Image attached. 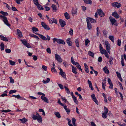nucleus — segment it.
<instances>
[{
    "label": "nucleus",
    "mask_w": 126,
    "mask_h": 126,
    "mask_svg": "<svg viewBox=\"0 0 126 126\" xmlns=\"http://www.w3.org/2000/svg\"><path fill=\"white\" fill-rule=\"evenodd\" d=\"M51 7L52 8V10L53 12H55L57 10V7L56 5L54 4H53L51 6Z\"/></svg>",
    "instance_id": "nucleus-22"
},
{
    "label": "nucleus",
    "mask_w": 126,
    "mask_h": 126,
    "mask_svg": "<svg viewBox=\"0 0 126 126\" xmlns=\"http://www.w3.org/2000/svg\"><path fill=\"white\" fill-rule=\"evenodd\" d=\"M0 38L1 40L7 42L8 41V40L7 38L4 36L2 35H0Z\"/></svg>",
    "instance_id": "nucleus-15"
},
{
    "label": "nucleus",
    "mask_w": 126,
    "mask_h": 126,
    "mask_svg": "<svg viewBox=\"0 0 126 126\" xmlns=\"http://www.w3.org/2000/svg\"><path fill=\"white\" fill-rule=\"evenodd\" d=\"M105 44L106 46V48L108 52L110 54V44L107 41H105Z\"/></svg>",
    "instance_id": "nucleus-6"
},
{
    "label": "nucleus",
    "mask_w": 126,
    "mask_h": 126,
    "mask_svg": "<svg viewBox=\"0 0 126 126\" xmlns=\"http://www.w3.org/2000/svg\"><path fill=\"white\" fill-rule=\"evenodd\" d=\"M36 6H37V7L39 10H42L44 9L43 7L39 4H38Z\"/></svg>",
    "instance_id": "nucleus-23"
},
{
    "label": "nucleus",
    "mask_w": 126,
    "mask_h": 126,
    "mask_svg": "<svg viewBox=\"0 0 126 126\" xmlns=\"http://www.w3.org/2000/svg\"><path fill=\"white\" fill-rule=\"evenodd\" d=\"M76 67L78 69H79V70L82 71V70L81 68V66H80L78 62L76 63Z\"/></svg>",
    "instance_id": "nucleus-27"
},
{
    "label": "nucleus",
    "mask_w": 126,
    "mask_h": 126,
    "mask_svg": "<svg viewBox=\"0 0 126 126\" xmlns=\"http://www.w3.org/2000/svg\"><path fill=\"white\" fill-rule=\"evenodd\" d=\"M33 1L34 4L36 5L38 4H39V3L38 0H33Z\"/></svg>",
    "instance_id": "nucleus-48"
},
{
    "label": "nucleus",
    "mask_w": 126,
    "mask_h": 126,
    "mask_svg": "<svg viewBox=\"0 0 126 126\" xmlns=\"http://www.w3.org/2000/svg\"><path fill=\"white\" fill-rule=\"evenodd\" d=\"M84 3L87 4L91 5L92 2L91 0H83Z\"/></svg>",
    "instance_id": "nucleus-17"
},
{
    "label": "nucleus",
    "mask_w": 126,
    "mask_h": 126,
    "mask_svg": "<svg viewBox=\"0 0 126 126\" xmlns=\"http://www.w3.org/2000/svg\"><path fill=\"white\" fill-rule=\"evenodd\" d=\"M39 36L44 40L46 41L47 40V38L45 36L42 34H39Z\"/></svg>",
    "instance_id": "nucleus-21"
},
{
    "label": "nucleus",
    "mask_w": 126,
    "mask_h": 126,
    "mask_svg": "<svg viewBox=\"0 0 126 126\" xmlns=\"http://www.w3.org/2000/svg\"><path fill=\"white\" fill-rule=\"evenodd\" d=\"M112 15L116 18H118L119 17V16L116 12L112 13Z\"/></svg>",
    "instance_id": "nucleus-14"
},
{
    "label": "nucleus",
    "mask_w": 126,
    "mask_h": 126,
    "mask_svg": "<svg viewBox=\"0 0 126 126\" xmlns=\"http://www.w3.org/2000/svg\"><path fill=\"white\" fill-rule=\"evenodd\" d=\"M55 59L58 62L60 63H61L62 62L63 60L60 56L57 54H56L55 55Z\"/></svg>",
    "instance_id": "nucleus-8"
},
{
    "label": "nucleus",
    "mask_w": 126,
    "mask_h": 126,
    "mask_svg": "<svg viewBox=\"0 0 126 126\" xmlns=\"http://www.w3.org/2000/svg\"><path fill=\"white\" fill-rule=\"evenodd\" d=\"M54 114L58 118H60L61 117V115L59 112H54Z\"/></svg>",
    "instance_id": "nucleus-30"
},
{
    "label": "nucleus",
    "mask_w": 126,
    "mask_h": 126,
    "mask_svg": "<svg viewBox=\"0 0 126 126\" xmlns=\"http://www.w3.org/2000/svg\"><path fill=\"white\" fill-rule=\"evenodd\" d=\"M86 21L87 25V28L89 30H91L92 29V25L90 22L88 20V18H86Z\"/></svg>",
    "instance_id": "nucleus-11"
},
{
    "label": "nucleus",
    "mask_w": 126,
    "mask_h": 126,
    "mask_svg": "<svg viewBox=\"0 0 126 126\" xmlns=\"http://www.w3.org/2000/svg\"><path fill=\"white\" fill-rule=\"evenodd\" d=\"M71 39L69 38L66 39V43L69 46H72V42L71 41Z\"/></svg>",
    "instance_id": "nucleus-13"
},
{
    "label": "nucleus",
    "mask_w": 126,
    "mask_h": 126,
    "mask_svg": "<svg viewBox=\"0 0 126 126\" xmlns=\"http://www.w3.org/2000/svg\"><path fill=\"white\" fill-rule=\"evenodd\" d=\"M18 120L21 121L22 123H25L27 120L25 118H23L22 119H19Z\"/></svg>",
    "instance_id": "nucleus-26"
},
{
    "label": "nucleus",
    "mask_w": 126,
    "mask_h": 126,
    "mask_svg": "<svg viewBox=\"0 0 126 126\" xmlns=\"http://www.w3.org/2000/svg\"><path fill=\"white\" fill-rule=\"evenodd\" d=\"M72 98L73 99V101L76 104H78V102L77 97L75 96H74L72 97Z\"/></svg>",
    "instance_id": "nucleus-24"
},
{
    "label": "nucleus",
    "mask_w": 126,
    "mask_h": 126,
    "mask_svg": "<svg viewBox=\"0 0 126 126\" xmlns=\"http://www.w3.org/2000/svg\"><path fill=\"white\" fill-rule=\"evenodd\" d=\"M112 6L114 7L119 8L121 6V4L117 2H114L111 4Z\"/></svg>",
    "instance_id": "nucleus-5"
},
{
    "label": "nucleus",
    "mask_w": 126,
    "mask_h": 126,
    "mask_svg": "<svg viewBox=\"0 0 126 126\" xmlns=\"http://www.w3.org/2000/svg\"><path fill=\"white\" fill-rule=\"evenodd\" d=\"M91 125L92 126H97L94 122H90Z\"/></svg>",
    "instance_id": "nucleus-64"
},
{
    "label": "nucleus",
    "mask_w": 126,
    "mask_h": 126,
    "mask_svg": "<svg viewBox=\"0 0 126 126\" xmlns=\"http://www.w3.org/2000/svg\"><path fill=\"white\" fill-rule=\"evenodd\" d=\"M36 116L38 117L39 120H40V119L41 120H42V118L41 117V116L39 115V114L37 112H36Z\"/></svg>",
    "instance_id": "nucleus-44"
},
{
    "label": "nucleus",
    "mask_w": 126,
    "mask_h": 126,
    "mask_svg": "<svg viewBox=\"0 0 126 126\" xmlns=\"http://www.w3.org/2000/svg\"><path fill=\"white\" fill-rule=\"evenodd\" d=\"M0 17L1 18H2L3 19V21L4 22V23L8 27H10L11 26L10 24L8 23V21L6 17L2 15H0Z\"/></svg>",
    "instance_id": "nucleus-2"
},
{
    "label": "nucleus",
    "mask_w": 126,
    "mask_h": 126,
    "mask_svg": "<svg viewBox=\"0 0 126 126\" xmlns=\"http://www.w3.org/2000/svg\"><path fill=\"white\" fill-rule=\"evenodd\" d=\"M5 51L7 53H10L11 52V50L9 48H6L5 49Z\"/></svg>",
    "instance_id": "nucleus-41"
},
{
    "label": "nucleus",
    "mask_w": 126,
    "mask_h": 126,
    "mask_svg": "<svg viewBox=\"0 0 126 126\" xmlns=\"http://www.w3.org/2000/svg\"><path fill=\"white\" fill-rule=\"evenodd\" d=\"M71 61L72 64L73 65H76V63L74 61L73 58L72 56L71 57Z\"/></svg>",
    "instance_id": "nucleus-34"
},
{
    "label": "nucleus",
    "mask_w": 126,
    "mask_h": 126,
    "mask_svg": "<svg viewBox=\"0 0 126 126\" xmlns=\"http://www.w3.org/2000/svg\"><path fill=\"white\" fill-rule=\"evenodd\" d=\"M0 13L4 16H7L8 15V13L6 12L1 11L0 12Z\"/></svg>",
    "instance_id": "nucleus-42"
},
{
    "label": "nucleus",
    "mask_w": 126,
    "mask_h": 126,
    "mask_svg": "<svg viewBox=\"0 0 126 126\" xmlns=\"http://www.w3.org/2000/svg\"><path fill=\"white\" fill-rule=\"evenodd\" d=\"M88 54L89 56H91L93 57H94V54L91 51H89L88 52Z\"/></svg>",
    "instance_id": "nucleus-35"
},
{
    "label": "nucleus",
    "mask_w": 126,
    "mask_h": 126,
    "mask_svg": "<svg viewBox=\"0 0 126 126\" xmlns=\"http://www.w3.org/2000/svg\"><path fill=\"white\" fill-rule=\"evenodd\" d=\"M25 46L28 48H30L31 47V46L30 44L28 43H27V44H26V45H25Z\"/></svg>",
    "instance_id": "nucleus-62"
},
{
    "label": "nucleus",
    "mask_w": 126,
    "mask_h": 126,
    "mask_svg": "<svg viewBox=\"0 0 126 126\" xmlns=\"http://www.w3.org/2000/svg\"><path fill=\"white\" fill-rule=\"evenodd\" d=\"M15 97L16 98L19 99H22V97H21L19 94H18L17 95H16Z\"/></svg>",
    "instance_id": "nucleus-45"
},
{
    "label": "nucleus",
    "mask_w": 126,
    "mask_h": 126,
    "mask_svg": "<svg viewBox=\"0 0 126 126\" xmlns=\"http://www.w3.org/2000/svg\"><path fill=\"white\" fill-rule=\"evenodd\" d=\"M76 121V119L74 118L72 119V122L73 125L75 124V122Z\"/></svg>",
    "instance_id": "nucleus-63"
},
{
    "label": "nucleus",
    "mask_w": 126,
    "mask_h": 126,
    "mask_svg": "<svg viewBox=\"0 0 126 126\" xmlns=\"http://www.w3.org/2000/svg\"><path fill=\"white\" fill-rule=\"evenodd\" d=\"M21 41L22 43L25 46L28 43L26 40H24L22 39L21 40Z\"/></svg>",
    "instance_id": "nucleus-56"
},
{
    "label": "nucleus",
    "mask_w": 126,
    "mask_h": 126,
    "mask_svg": "<svg viewBox=\"0 0 126 126\" xmlns=\"http://www.w3.org/2000/svg\"><path fill=\"white\" fill-rule=\"evenodd\" d=\"M11 110H2V112H4L5 113L8 112H10Z\"/></svg>",
    "instance_id": "nucleus-54"
},
{
    "label": "nucleus",
    "mask_w": 126,
    "mask_h": 126,
    "mask_svg": "<svg viewBox=\"0 0 126 126\" xmlns=\"http://www.w3.org/2000/svg\"><path fill=\"white\" fill-rule=\"evenodd\" d=\"M90 42V41L88 39H86L85 41V45L86 46H87L88 44Z\"/></svg>",
    "instance_id": "nucleus-46"
},
{
    "label": "nucleus",
    "mask_w": 126,
    "mask_h": 126,
    "mask_svg": "<svg viewBox=\"0 0 126 126\" xmlns=\"http://www.w3.org/2000/svg\"><path fill=\"white\" fill-rule=\"evenodd\" d=\"M32 29L33 32H38L39 31L38 29L37 28L35 27H33L32 28Z\"/></svg>",
    "instance_id": "nucleus-36"
},
{
    "label": "nucleus",
    "mask_w": 126,
    "mask_h": 126,
    "mask_svg": "<svg viewBox=\"0 0 126 126\" xmlns=\"http://www.w3.org/2000/svg\"><path fill=\"white\" fill-rule=\"evenodd\" d=\"M96 30L97 32L96 35L97 36H99V34L100 33V32L99 31L98 27H97L96 28Z\"/></svg>",
    "instance_id": "nucleus-40"
},
{
    "label": "nucleus",
    "mask_w": 126,
    "mask_h": 126,
    "mask_svg": "<svg viewBox=\"0 0 126 126\" xmlns=\"http://www.w3.org/2000/svg\"><path fill=\"white\" fill-rule=\"evenodd\" d=\"M77 12L76 8H72V14L73 15L76 14L77 13Z\"/></svg>",
    "instance_id": "nucleus-31"
},
{
    "label": "nucleus",
    "mask_w": 126,
    "mask_h": 126,
    "mask_svg": "<svg viewBox=\"0 0 126 126\" xmlns=\"http://www.w3.org/2000/svg\"><path fill=\"white\" fill-rule=\"evenodd\" d=\"M93 100L97 105H98V101L96 98H94L93 99Z\"/></svg>",
    "instance_id": "nucleus-59"
},
{
    "label": "nucleus",
    "mask_w": 126,
    "mask_h": 126,
    "mask_svg": "<svg viewBox=\"0 0 126 126\" xmlns=\"http://www.w3.org/2000/svg\"><path fill=\"white\" fill-rule=\"evenodd\" d=\"M16 90H11L9 91V94H12L16 92Z\"/></svg>",
    "instance_id": "nucleus-37"
},
{
    "label": "nucleus",
    "mask_w": 126,
    "mask_h": 126,
    "mask_svg": "<svg viewBox=\"0 0 126 126\" xmlns=\"http://www.w3.org/2000/svg\"><path fill=\"white\" fill-rule=\"evenodd\" d=\"M12 9L13 11H18L16 8L14 7H12Z\"/></svg>",
    "instance_id": "nucleus-61"
},
{
    "label": "nucleus",
    "mask_w": 126,
    "mask_h": 126,
    "mask_svg": "<svg viewBox=\"0 0 126 126\" xmlns=\"http://www.w3.org/2000/svg\"><path fill=\"white\" fill-rule=\"evenodd\" d=\"M41 98L43 100L44 102H45L47 103H48V99L46 97H45V96H41Z\"/></svg>",
    "instance_id": "nucleus-18"
},
{
    "label": "nucleus",
    "mask_w": 126,
    "mask_h": 126,
    "mask_svg": "<svg viewBox=\"0 0 126 126\" xmlns=\"http://www.w3.org/2000/svg\"><path fill=\"white\" fill-rule=\"evenodd\" d=\"M105 50H106L103 49H101L100 50V51L101 54H103L104 53V52H105Z\"/></svg>",
    "instance_id": "nucleus-60"
},
{
    "label": "nucleus",
    "mask_w": 126,
    "mask_h": 126,
    "mask_svg": "<svg viewBox=\"0 0 126 126\" xmlns=\"http://www.w3.org/2000/svg\"><path fill=\"white\" fill-rule=\"evenodd\" d=\"M102 117L103 118H106L107 116V113H104L102 114Z\"/></svg>",
    "instance_id": "nucleus-39"
},
{
    "label": "nucleus",
    "mask_w": 126,
    "mask_h": 126,
    "mask_svg": "<svg viewBox=\"0 0 126 126\" xmlns=\"http://www.w3.org/2000/svg\"><path fill=\"white\" fill-rule=\"evenodd\" d=\"M9 63L11 65H15L16 63L11 60H9Z\"/></svg>",
    "instance_id": "nucleus-51"
},
{
    "label": "nucleus",
    "mask_w": 126,
    "mask_h": 126,
    "mask_svg": "<svg viewBox=\"0 0 126 126\" xmlns=\"http://www.w3.org/2000/svg\"><path fill=\"white\" fill-rule=\"evenodd\" d=\"M50 81V79L49 78H47V80H45L43 79L42 81L45 84L49 82Z\"/></svg>",
    "instance_id": "nucleus-29"
},
{
    "label": "nucleus",
    "mask_w": 126,
    "mask_h": 126,
    "mask_svg": "<svg viewBox=\"0 0 126 126\" xmlns=\"http://www.w3.org/2000/svg\"><path fill=\"white\" fill-rule=\"evenodd\" d=\"M104 112L107 113L108 112V110L107 108L105 106L104 107Z\"/></svg>",
    "instance_id": "nucleus-55"
},
{
    "label": "nucleus",
    "mask_w": 126,
    "mask_h": 126,
    "mask_svg": "<svg viewBox=\"0 0 126 126\" xmlns=\"http://www.w3.org/2000/svg\"><path fill=\"white\" fill-rule=\"evenodd\" d=\"M16 31L17 34L18 36V37L20 38L22 37L23 36L22 32L19 29H17Z\"/></svg>",
    "instance_id": "nucleus-12"
},
{
    "label": "nucleus",
    "mask_w": 126,
    "mask_h": 126,
    "mask_svg": "<svg viewBox=\"0 0 126 126\" xmlns=\"http://www.w3.org/2000/svg\"><path fill=\"white\" fill-rule=\"evenodd\" d=\"M103 70L104 72L106 74H108L109 73V71L108 70L107 67L106 66L104 67Z\"/></svg>",
    "instance_id": "nucleus-20"
},
{
    "label": "nucleus",
    "mask_w": 126,
    "mask_h": 126,
    "mask_svg": "<svg viewBox=\"0 0 126 126\" xmlns=\"http://www.w3.org/2000/svg\"><path fill=\"white\" fill-rule=\"evenodd\" d=\"M89 21H90L91 23H93L96 22L95 20L93 18L89 17V19H88Z\"/></svg>",
    "instance_id": "nucleus-32"
},
{
    "label": "nucleus",
    "mask_w": 126,
    "mask_h": 126,
    "mask_svg": "<svg viewBox=\"0 0 126 126\" xmlns=\"http://www.w3.org/2000/svg\"><path fill=\"white\" fill-rule=\"evenodd\" d=\"M116 74L117 76L118 77L119 79L122 82V79L121 78L120 74L118 72H116Z\"/></svg>",
    "instance_id": "nucleus-19"
},
{
    "label": "nucleus",
    "mask_w": 126,
    "mask_h": 126,
    "mask_svg": "<svg viewBox=\"0 0 126 126\" xmlns=\"http://www.w3.org/2000/svg\"><path fill=\"white\" fill-rule=\"evenodd\" d=\"M73 30L72 28L70 29V31L69 33L71 35H73Z\"/></svg>",
    "instance_id": "nucleus-47"
},
{
    "label": "nucleus",
    "mask_w": 126,
    "mask_h": 126,
    "mask_svg": "<svg viewBox=\"0 0 126 126\" xmlns=\"http://www.w3.org/2000/svg\"><path fill=\"white\" fill-rule=\"evenodd\" d=\"M53 41L54 43H55V42H56L60 44L63 45L65 44V42L63 40L55 38H54L53 39Z\"/></svg>",
    "instance_id": "nucleus-1"
},
{
    "label": "nucleus",
    "mask_w": 126,
    "mask_h": 126,
    "mask_svg": "<svg viewBox=\"0 0 126 126\" xmlns=\"http://www.w3.org/2000/svg\"><path fill=\"white\" fill-rule=\"evenodd\" d=\"M103 32L104 35H105V37H106L107 36V34L108 33V32L106 31L104 29L103 30Z\"/></svg>",
    "instance_id": "nucleus-50"
},
{
    "label": "nucleus",
    "mask_w": 126,
    "mask_h": 126,
    "mask_svg": "<svg viewBox=\"0 0 126 126\" xmlns=\"http://www.w3.org/2000/svg\"><path fill=\"white\" fill-rule=\"evenodd\" d=\"M60 24L62 27H64L66 24V22L63 20L60 19L59 20Z\"/></svg>",
    "instance_id": "nucleus-10"
},
{
    "label": "nucleus",
    "mask_w": 126,
    "mask_h": 126,
    "mask_svg": "<svg viewBox=\"0 0 126 126\" xmlns=\"http://www.w3.org/2000/svg\"><path fill=\"white\" fill-rule=\"evenodd\" d=\"M47 52L49 54H50L51 53V51L50 48H48L46 49Z\"/></svg>",
    "instance_id": "nucleus-57"
},
{
    "label": "nucleus",
    "mask_w": 126,
    "mask_h": 126,
    "mask_svg": "<svg viewBox=\"0 0 126 126\" xmlns=\"http://www.w3.org/2000/svg\"><path fill=\"white\" fill-rule=\"evenodd\" d=\"M64 16L65 18L67 19H68L70 18V16L68 13L67 12L65 13L64 14Z\"/></svg>",
    "instance_id": "nucleus-25"
},
{
    "label": "nucleus",
    "mask_w": 126,
    "mask_h": 126,
    "mask_svg": "<svg viewBox=\"0 0 126 126\" xmlns=\"http://www.w3.org/2000/svg\"><path fill=\"white\" fill-rule=\"evenodd\" d=\"M97 11L99 15L101 17H103L104 16L105 14L101 10L98 9Z\"/></svg>",
    "instance_id": "nucleus-9"
},
{
    "label": "nucleus",
    "mask_w": 126,
    "mask_h": 126,
    "mask_svg": "<svg viewBox=\"0 0 126 126\" xmlns=\"http://www.w3.org/2000/svg\"><path fill=\"white\" fill-rule=\"evenodd\" d=\"M32 117L33 119L34 120H37L38 122L40 123L42 122V120H41L40 119L39 120L38 117L36 115L33 114L32 115Z\"/></svg>",
    "instance_id": "nucleus-7"
},
{
    "label": "nucleus",
    "mask_w": 126,
    "mask_h": 126,
    "mask_svg": "<svg viewBox=\"0 0 126 126\" xmlns=\"http://www.w3.org/2000/svg\"><path fill=\"white\" fill-rule=\"evenodd\" d=\"M75 45L77 47H79V41L78 39H76L75 40Z\"/></svg>",
    "instance_id": "nucleus-33"
},
{
    "label": "nucleus",
    "mask_w": 126,
    "mask_h": 126,
    "mask_svg": "<svg viewBox=\"0 0 126 126\" xmlns=\"http://www.w3.org/2000/svg\"><path fill=\"white\" fill-rule=\"evenodd\" d=\"M37 94L39 95H42V96H45V94L40 92H38Z\"/></svg>",
    "instance_id": "nucleus-52"
},
{
    "label": "nucleus",
    "mask_w": 126,
    "mask_h": 126,
    "mask_svg": "<svg viewBox=\"0 0 126 126\" xmlns=\"http://www.w3.org/2000/svg\"><path fill=\"white\" fill-rule=\"evenodd\" d=\"M121 44V41L120 40L118 39L117 42V45L119 46H120Z\"/></svg>",
    "instance_id": "nucleus-58"
},
{
    "label": "nucleus",
    "mask_w": 126,
    "mask_h": 126,
    "mask_svg": "<svg viewBox=\"0 0 126 126\" xmlns=\"http://www.w3.org/2000/svg\"><path fill=\"white\" fill-rule=\"evenodd\" d=\"M57 103L59 104V105H61L62 106H64L65 105L64 104H63L60 101V99H59L58 100V101Z\"/></svg>",
    "instance_id": "nucleus-43"
},
{
    "label": "nucleus",
    "mask_w": 126,
    "mask_h": 126,
    "mask_svg": "<svg viewBox=\"0 0 126 126\" xmlns=\"http://www.w3.org/2000/svg\"><path fill=\"white\" fill-rule=\"evenodd\" d=\"M41 25L42 27L46 30H49L50 29L49 27L44 22H42L41 23Z\"/></svg>",
    "instance_id": "nucleus-3"
},
{
    "label": "nucleus",
    "mask_w": 126,
    "mask_h": 126,
    "mask_svg": "<svg viewBox=\"0 0 126 126\" xmlns=\"http://www.w3.org/2000/svg\"><path fill=\"white\" fill-rule=\"evenodd\" d=\"M0 49L1 51H3L4 49V45L3 42L1 43L0 45Z\"/></svg>",
    "instance_id": "nucleus-28"
},
{
    "label": "nucleus",
    "mask_w": 126,
    "mask_h": 126,
    "mask_svg": "<svg viewBox=\"0 0 126 126\" xmlns=\"http://www.w3.org/2000/svg\"><path fill=\"white\" fill-rule=\"evenodd\" d=\"M110 21L112 25H114L115 26H118V23L117 21L114 18L111 17Z\"/></svg>",
    "instance_id": "nucleus-4"
},
{
    "label": "nucleus",
    "mask_w": 126,
    "mask_h": 126,
    "mask_svg": "<svg viewBox=\"0 0 126 126\" xmlns=\"http://www.w3.org/2000/svg\"><path fill=\"white\" fill-rule=\"evenodd\" d=\"M9 79H10V82L12 83H14V79L12 78V77H10Z\"/></svg>",
    "instance_id": "nucleus-53"
},
{
    "label": "nucleus",
    "mask_w": 126,
    "mask_h": 126,
    "mask_svg": "<svg viewBox=\"0 0 126 126\" xmlns=\"http://www.w3.org/2000/svg\"><path fill=\"white\" fill-rule=\"evenodd\" d=\"M104 54L105 57L107 58L108 59L109 58L108 54V52L106 50H105V52Z\"/></svg>",
    "instance_id": "nucleus-49"
},
{
    "label": "nucleus",
    "mask_w": 126,
    "mask_h": 126,
    "mask_svg": "<svg viewBox=\"0 0 126 126\" xmlns=\"http://www.w3.org/2000/svg\"><path fill=\"white\" fill-rule=\"evenodd\" d=\"M77 69L76 68H75L74 69H72V72L75 74H76L77 73Z\"/></svg>",
    "instance_id": "nucleus-38"
},
{
    "label": "nucleus",
    "mask_w": 126,
    "mask_h": 126,
    "mask_svg": "<svg viewBox=\"0 0 126 126\" xmlns=\"http://www.w3.org/2000/svg\"><path fill=\"white\" fill-rule=\"evenodd\" d=\"M63 107L64 108L67 112V114H70V110L68 108H67V106L65 105L64 106H63Z\"/></svg>",
    "instance_id": "nucleus-16"
}]
</instances>
